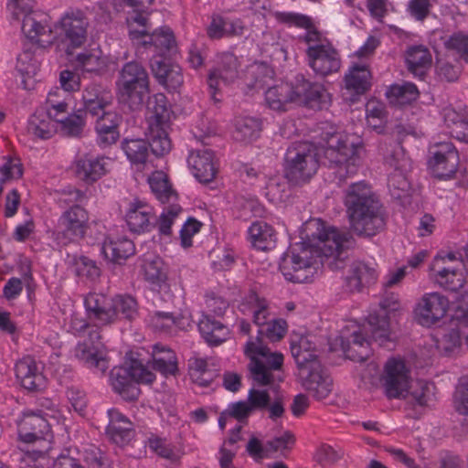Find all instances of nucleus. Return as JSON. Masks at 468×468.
Returning <instances> with one entry per match:
<instances>
[{"label": "nucleus", "instance_id": "4be33fe9", "mask_svg": "<svg viewBox=\"0 0 468 468\" xmlns=\"http://www.w3.org/2000/svg\"><path fill=\"white\" fill-rule=\"evenodd\" d=\"M89 319L96 326L115 323L112 298L103 293L90 292L84 298Z\"/></svg>", "mask_w": 468, "mask_h": 468}, {"label": "nucleus", "instance_id": "393cba45", "mask_svg": "<svg viewBox=\"0 0 468 468\" xmlns=\"http://www.w3.org/2000/svg\"><path fill=\"white\" fill-rule=\"evenodd\" d=\"M348 335L345 332L335 339V345H339L345 356L354 361L363 362L370 355L369 341L364 336L357 325Z\"/></svg>", "mask_w": 468, "mask_h": 468}, {"label": "nucleus", "instance_id": "4d7b16f0", "mask_svg": "<svg viewBox=\"0 0 468 468\" xmlns=\"http://www.w3.org/2000/svg\"><path fill=\"white\" fill-rule=\"evenodd\" d=\"M16 69L22 76L32 77L39 69V60L33 51L26 49L17 57Z\"/></svg>", "mask_w": 468, "mask_h": 468}, {"label": "nucleus", "instance_id": "ea45409f", "mask_svg": "<svg viewBox=\"0 0 468 468\" xmlns=\"http://www.w3.org/2000/svg\"><path fill=\"white\" fill-rule=\"evenodd\" d=\"M261 131V122L250 116L237 117L234 122L232 136L234 140L248 144L259 138Z\"/></svg>", "mask_w": 468, "mask_h": 468}, {"label": "nucleus", "instance_id": "423d86ee", "mask_svg": "<svg viewBox=\"0 0 468 468\" xmlns=\"http://www.w3.org/2000/svg\"><path fill=\"white\" fill-rule=\"evenodd\" d=\"M361 145L350 141L346 136L339 133L331 135L327 140L324 150V158L329 167L334 170L339 182L345 181L357 173L360 165Z\"/></svg>", "mask_w": 468, "mask_h": 468}, {"label": "nucleus", "instance_id": "1a4fd4ad", "mask_svg": "<svg viewBox=\"0 0 468 468\" xmlns=\"http://www.w3.org/2000/svg\"><path fill=\"white\" fill-rule=\"evenodd\" d=\"M318 167V152L311 143H298L288 149L285 175L292 184L307 182L316 173Z\"/></svg>", "mask_w": 468, "mask_h": 468}, {"label": "nucleus", "instance_id": "49530a36", "mask_svg": "<svg viewBox=\"0 0 468 468\" xmlns=\"http://www.w3.org/2000/svg\"><path fill=\"white\" fill-rule=\"evenodd\" d=\"M56 129V122L41 107L31 116L27 126L28 133L40 139L50 138Z\"/></svg>", "mask_w": 468, "mask_h": 468}, {"label": "nucleus", "instance_id": "20e7f679", "mask_svg": "<svg viewBox=\"0 0 468 468\" xmlns=\"http://www.w3.org/2000/svg\"><path fill=\"white\" fill-rule=\"evenodd\" d=\"M344 203L350 228L356 235L370 237L384 229L381 204L367 183L361 181L350 185L346 190Z\"/></svg>", "mask_w": 468, "mask_h": 468}, {"label": "nucleus", "instance_id": "69168bd1", "mask_svg": "<svg viewBox=\"0 0 468 468\" xmlns=\"http://www.w3.org/2000/svg\"><path fill=\"white\" fill-rule=\"evenodd\" d=\"M279 22L286 24L290 27L294 26L301 28H308L312 26V19L303 14L294 12H279L276 14Z\"/></svg>", "mask_w": 468, "mask_h": 468}, {"label": "nucleus", "instance_id": "338daca9", "mask_svg": "<svg viewBox=\"0 0 468 468\" xmlns=\"http://www.w3.org/2000/svg\"><path fill=\"white\" fill-rule=\"evenodd\" d=\"M174 65L164 58L162 55L155 56L151 59L152 72L160 84L163 85L165 82V79Z\"/></svg>", "mask_w": 468, "mask_h": 468}, {"label": "nucleus", "instance_id": "c03bdc74", "mask_svg": "<svg viewBox=\"0 0 468 468\" xmlns=\"http://www.w3.org/2000/svg\"><path fill=\"white\" fill-rule=\"evenodd\" d=\"M101 250L107 259L121 263L134 254L135 248L133 241L128 239H109L103 242Z\"/></svg>", "mask_w": 468, "mask_h": 468}, {"label": "nucleus", "instance_id": "603ef678", "mask_svg": "<svg viewBox=\"0 0 468 468\" xmlns=\"http://www.w3.org/2000/svg\"><path fill=\"white\" fill-rule=\"evenodd\" d=\"M115 322L118 319L134 320L139 314L136 299L130 294H117L112 298Z\"/></svg>", "mask_w": 468, "mask_h": 468}, {"label": "nucleus", "instance_id": "dca6fc26", "mask_svg": "<svg viewBox=\"0 0 468 468\" xmlns=\"http://www.w3.org/2000/svg\"><path fill=\"white\" fill-rule=\"evenodd\" d=\"M386 164L393 171L388 176V186L395 198H401L410 190V183L407 179V172L410 168V161L406 156L401 147H397L390 155L386 158Z\"/></svg>", "mask_w": 468, "mask_h": 468}, {"label": "nucleus", "instance_id": "de8ad7c7", "mask_svg": "<svg viewBox=\"0 0 468 468\" xmlns=\"http://www.w3.org/2000/svg\"><path fill=\"white\" fill-rule=\"evenodd\" d=\"M147 321L154 330L161 332H168L173 327L185 328L189 324L186 317H177L171 313L160 311L149 314Z\"/></svg>", "mask_w": 468, "mask_h": 468}, {"label": "nucleus", "instance_id": "412c9836", "mask_svg": "<svg viewBox=\"0 0 468 468\" xmlns=\"http://www.w3.org/2000/svg\"><path fill=\"white\" fill-rule=\"evenodd\" d=\"M306 57L308 66L316 75L325 77L340 69V56L329 42L320 48L306 49Z\"/></svg>", "mask_w": 468, "mask_h": 468}, {"label": "nucleus", "instance_id": "5fc2aeb1", "mask_svg": "<svg viewBox=\"0 0 468 468\" xmlns=\"http://www.w3.org/2000/svg\"><path fill=\"white\" fill-rule=\"evenodd\" d=\"M434 387L424 380L411 381L407 398L420 406H427L432 400Z\"/></svg>", "mask_w": 468, "mask_h": 468}, {"label": "nucleus", "instance_id": "052dcab7", "mask_svg": "<svg viewBox=\"0 0 468 468\" xmlns=\"http://www.w3.org/2000/svg\"><path fill=\"white\" fill-rule=\"evenodd\" d=\"M454 407L457 412L468 416V373L460 379L454 395Z\"/></svg>", "mask_w": 468, "mask_h": 468}, {"label": "nucleus", "instance_id": "a19ab883", "mask_svg": "<svg viewBox=\"0 0 468 468\" xmlns=\"http://www.w3.org/2000/svg\"><path fill=\"white\" fill-rule=\"evenodd\" d=\"M252 246L261 250L271 249L276 241V235L271 226L263 221H255L248 230Z\"/></svg>", "mask_w": 468, "mask_h": 468}, {"label": "nucleus", "instance_id": "0eeeda50", "mask_svg": "<svg viewBox=\"0 0 468 468\" xmlns=\"http://www.w3.org/2000/svg\"><path fill=\"white\" fill-rule=\"evenodd\" d=\"M120 101L133 110L141 106L149 92V77L145 69L136 61L123 65L116 80Z\"/></svg>", "mask_w": 468, "mask_h": 468}, {"label": "nucleus", "instance_id": "ddd939ff", "mask_svg": "<svg viewBox=\"0 0 468 468\" xmlns=\"http://www.w3.org/2000/svg\"><path fill=\"white\" fill-rule=\"evenodd\" d=\"M380 309L377 314H370L367 318V324L372 334V337L379 345H384L389 340V315H395L400 310V302L399 294L385 292L379 303Z\"/></svg>", "mask_w": 468, "mask_h": 468}, {"label": "nucleus", "instance_id": "37998d69", "mask_svg": "<svg viewBox=\"0 0 468 468\" xmlns=\"http://www.w3.org/2000/svg\"><path fill=\"white\" fill-rule=\"evenodd\" d=\"M168 127L148 125L146 129L148 147H151L153 154L156 156H164L171 151L172 144L167 133Z\"/></svg>", "mask_w": 468, "mask_h": 468}, {"label": "nucleus", "instance_id": "9d476101", "mask_svg": "<svg viewBox=\"0 0 468 468\" xmlns=\"http://www.w3.org/2000/svg\"><path fill=\"white\" fill-rule=\"evenodd\" d=\"M89 20L79 9L67 11L55 25L52 41L67 54H71L76 48L81 47L87 39Z\"/></svg>", "mask_w": 468, "mask_h": 468}, {"label": "nucleus", "instance_id": "3c124183", "mask_svg": "<svg viewBox=\"0 0 468 468\" xmlns=\"http://www.w3.org/2000/svg\"><path fill=\"white\" fill-rule=\"evenodd\" d=\"M152 192L162 203L176 199V194L172 188L166 175L162 171L154 172L148 178Z\"/></svg>", "mask_w": 468, "mask_h": 468}, {"label": "nucleus", "instance_id": "e2e57ef3", "mask_svg": "<svg viewBox=\"0 0 468 468\" xmlns=\"http://www.w3.org/2000/svg\"><path fill=\"white\" fill-rule=\"evenodd\" d=\"M438 0H410L407 12L417 21H423L430 14L434 3Z\"/></svg>", "mask_w": 468, "mask_h": 468}, {"label": "nucleus", "instance_id": "f704fd0d", "mask_svg": "<svg viewBox=\"0 0 468 468\" xmlns=\"http://www.w3.org/2000/svg\"><path fill=\"white\" fill-rule=\"evenodd\" d=\"M122 2L133 8V12L127 16L126 23L131 38L138 39L147 33V17L144 12L154 0H122Z\"/></svg>", "mask_w": 468, "mask_h": 468}, {"label": "nucleus", "instance_id": "c9c22d12", "mask_svg": "<svg viewBox=\"0 0 468 468\" xmlns=\"http://www.w3.org/2000/svg\"><path fill=\"white\" fill-rule=\"evenodd\" d=\"M371 86V73L366 64H354L345 75V88L355 95H361Z\"/></svg>", "mask_w": 468, "mask_h": 468}, {"label": "nucleus", "instance_id": "4c0bfd02", "mask_svg": "<svg viewBox=\"0 0 468 468\" xmlns=\"http://www.w3.org/2000/svg\"><path fill=\"white\" fill-rule=\"evenodd\" d=\"M198 329L205 341L209 346H218L229 336V330L221 322L208 314H203L198 322Z\"/></svg>", "mask_w": 468, "mask_h": 468}, {"label": "nucleus", "instance_id": "2f4dec72", "mask_svg": "<svg viewBox=\"0 0 468 468\" xmlns=\"http://www.w3.org/2000/svg\"><path fill=\"white\" fill-rule=\"evenodd\" d=\"M313 336L292 335L291 336V352L295 359L298 369L305 367L313 362H319L315 343Z\"/></svg>", "mask_w": 468, "mask_h": 468}, {"label": "nucleus", "instance_id": "cd10ccee", "mask_svg": "<svg viewBox=\"0 0 468 468\" xmlns=\"http://www.w3.org/2000/svg\"><path fill=\"white\" fill-rule=\"evenodd\" d=\"M154 215V209L148 203L134 199L129 204L125 220L131 231L146 232L152 229Z\"/></svg>", "mask_w": 468, "mask_h": 468}, {"label": "nucleus", "instance_id": "6e6d98bb", "mask_svg": "<svg viewBox=\"0 0 468 468\" xmlns=\"http://www.w3.org/2000/svg\"><path fill=\"white\" fill-rule=\"evenodd\" d=\"M143 37H148V40L144 39L143 44H151L163 54L165 51L171 50L175 46V37L173 32L168 27H163L159 30H155L151 36H148V32Z\"/></svg>", "mask_w": 468, "mask_h": 468}, {"label": "nucleus", "instance_id": "a18cd8bd", "mask_svg": "<svg viewBox=\"0 0 468 468\" xmlns=\"http://www.w3.org/2000/svg\"><path fill=\"white\" fill-rule=\"evenodd\" d=\"M153 367L165 376L176 375L178 370L176 353L164 346L155 345L153 349Z\"/></svg>", "mask_w": 468, "mask_h": 468}, {"label": "nucleus", "instance_id": "72a5a7b5", "mask_svg": "<svg viewBox=\"0 0 468 468\" xmlns=\"http://www.w3.org/2000/svg\"><path fill=\"white\" fill-rule=\"evenodd\" d=\"M96 117L95 130L99 144L105 147L114 144L119 138L120 116L115 112L107 110Z\"/></svg>", "mask_w": 468, "mask_h": 468}, {"label": "nucleus", "instance_id": "e433bc0d", "mask_svg": "<svg viewBox=\"0 0 468 468\" xmlns=\"http://www.w3.org/2000/svg\"><path fill=\"white\" fill-rule=\"evenodd\" d=\"M121 148L131 165L137 170L148 166L149 147L147 142L144 139L125 138L121 143Z\"/></svg>", "mask_w": 468, "mask_h": 468}, {"label": "nucleus", "instance_id": "39448f33", "mask_svg": "<svg viewBox=\"0 0 468 468\" xmlns=\"http://www.w3.org/2000/svg\"><path fill=\"white\" fill-rule=\"evenodd\" d=\"M239 311L252 318L253 323L260 327L258 335L250 338L249 341L255 340L258 337L267 347L263 341V335L271 342L281 340L287 331V323L283 319H272L270 303L263 297L255 292L246 296L239 306Z\"/></svg>", "mask_w": 468, "mask_h": 468}, {"label": "nucleus", "instance_id": "79ce46f5", "mask_svg": "<svg viewBox=\"0 0 468 468\" xmlns=\"http://www.w3.org/2000/svg\"><path fill=\"white\" fill-rule=\"evenodd\" d=\"M148 110V125L169 126L171 112L163 93H157L149 99Z\"/></svg>", "mask_w": 468, "mask_h": 468}, {"label": "nucleus", "instance_id": "13d9d810", "mask_svg": "<svg viewBox=\"0 0 468 468\" xmlns=\"http://www.w3.org/2000/svg\"><path fill=\"white\" fill-rule=\"evenodd\" d=\"M74 266L75 271L79 276L86 277L91 281L96 280L101 274V270L95 261L85 256L76 258L74 260Z\"/></svg>", "mask_w": 468, "mask_h": 468}, {"label": "nucleus", "instance_id": "5701e85b", "mask_svg": "<svg viewBox=\"0 0 468 468\" xmlns=\"http://www.w3.org/2000/svg\"><path fill=\"white\" fill-rule=\"evenodd\" d=\"M238 58L232 53H224L220 57V65L211 70L208 75L207 84L211 97L218 101L217 92L221 90L222 85H229L238 78Z\"/></svg>", "mask_w": 468, "mask_h": 468}, {"label": "nucleus", "instance_id": "7ed1b4c3", "mask_svg": "<svg viewBox=\"0 0 468 468\" xmlns=\"http://www.w3.org/2000/svg\"><path fill=\"white\" fill-rule=\"evenodd\" d=\"M252 73L255 80L248 87L256 90L267 88L264 91L265 103L273 111L285 112L291 103L315 107L326 95L322 85L312 83L302 75L296 76L291 83L281 81L271 84L273 72L270 68L260 65Z\"/></svg>", "mask_w": 468, "mask_h": 468}, {"label": "nucleus", "instance_id": "c85d7f7f", "mask_svg": "<svg viewBox=\"0 0 468 468\" xmlns=\"http://www.w3.org/2000/svg\"><path fill=\"white\" fill-rule=\"evenodd\" d=\"M111 160L104 156H84L76 161L77 176L87 184H92L110 171Z\"/></svg>", "mask_w": 468, "mask_h": 468}, {"label": "nucleus", "instance_id": "58836bf2", "mask_svg": "<svg viewBox=\"0 0 468 468\" xmlns=\"http://www.w3.org/2000/svg\"><path fill=\"white\" fill-rule=\"evenodd\" d=\"M74 64L78 70L98 74L107 68V58L100 48H90L77 54Z\"/></svg>", "mask_w": 468, "mask_h": 468}, {"label": "nucleus", "instance_id": "0e129e2a", "mask_svg": "<svg viewBox=\"0 0 468 468\" xmlns=\"http://www.w3.org/2000/svg\"><path fill=\"white\" fill-rule=\"evenodd\" d=\"M181 212V207L178 205L172 204L165 207L159 218L158 229L162 235L170 236L172 233L171 227L174 224L176 218Z\"/></svg>", "mask_w": 468, "mask_h": 468}, {"label": "nucleus", "instance_id": "2eb2a0df", "mask_svg": "<svg viewBox=\"0 0 468 468\" xmlns=\"http://www.w3.org/2000/svg\"><path fill=\"white\" fill-rule=\"evenodd\" d=\"M429 166L435 176L450 178L457 171L459 154L451 142H441L430 148Z\"/></svg>", "mask_w": 468, "mask_h": 468}, {"label": "nucleus", "instance_id": "f03ea898", "mask_svg": "<svg viewBox=\"0 0 468 468\" xmlns=\"http://www.w3.org/2000/svg\"><path fill=\"white\" fill-rule=\"evenodd\" d=\"M244 353L250 358L248 367L253 381L248 401L253 410L267 409L271 399V393L277 395L284 379V356L281 352H271L259 337L246 343Z\"/></svg>", "mask_w": 468, "mask_h": 468}, {"label": "nucleus", "instance_id": "a878e982", "mask_svg": "<svg viewBox=\"0 0 468 468\" xmlns=\"http://www.w3.org/2000/svg\"><path fill=\"white\" fill-rule=\"evenodd\" d=\"M187 163L194 176L201 183L211 182L218 172L214 153L208 149L196 150L189 154Z\"/></svg>", "mask_w": 468, "mask_h": 468}, {"label": "nucleus", "instance_id": "bf43d9fd", "mask_svg": "<svg viewBox=\"0 0 468 468\" xmlns=\"http://www.w3.org/2000/svg\"><path fill=\"white\" fill-rule=\"evenodd\" d=\"M61 129L69 136H79L84 128L85 121L81 111L73 114H68L61 121Z\"/></svg>", "mask_w": 468, "mask_h": 468}, {"label": "nucleus", "instance_id": "f257e3e1", "mask_svg": "<svg viewBox=\"0 0 468 468\" xmlns=\"http://www.w3.org/2000/svg\"><path fill=\"white\" fill-rule=\"evenodd\" d=\"M316 241L298 242L290 246L280 261L284 278L292 282H306L314 275L316 259L324 257L331 269L343 267L344 250L350 248L353 239L349 232L317 221Z\"/></svg>", "mask_w": 468, "mask_h": 468}, {"label": "nucleus", "instance_id": "09e8293b", "mask_svg": "<svg viewBox=\"0 0 468 468\" xmlns=\"http://www.w3.org/2000/svg\"><path fill=\"white\" fill-rule=\"evenodd\" d=\"M142 270L144 279L152 285L161 288L165 283L167 276L161 258L157 256L144 258Z\"/></svg>", "mask_w": 468, "mask_h": 468}, {"label": "nucleus", "instance_id": "864d4df0", "mask_svg": "<svg viewBox=\"0 0 468 468\" xmlns=\"http://www.w3.org/2000/svg\"><path fill=\"white\" fill-rule=\"evenodd\" d=\"M387 96L390 103L402 106L416 100L418 90L412 83L395 84L388 89Z\"/></svg>", "mask_w": 468, "mask_h": 468}, {"label": "nucleus", "instance_id": "6ab92c4d", "mask_svg": "<svg viewBox=\"0 0 468 468\" xmlns=\"http://www.w3.org/2000/svg\"><path fill=\"white\" fill-rule=\"evenodd\" d=\"M303 387L316 399H324L332 391L333 381L321 362L298 369Z\"/></svg>", "mask_w": 468, "mask_h": 468}, {"label": "nucleus", "instance_id": "6e6552de", "mask_svg": "<svg viewBox=\"0 0 468 468\" xmlns=\"http://www.w3.org/2000/svg\"><path fill=\"white\" fill-rule=\"evenodd\" d=\"M155 375L136 359L126 361L122 366L113 367L110 372V383L113 390L126 400L136 399L140 390L138 383L150 384Z\"/></svg>", "mask_w": 468, "mask_h": 468}, {"label": "nucleus", "instance_id": "f8f14e48", "mask_svg": "<svg viewBox=\"0 0 468 468\" xmlns=\"http://www.w3.org/2000/svg\"><path fill=\"white\" fill-rule=\"evenodd\" d=\"M412 381L410 368L400 358H389L384 367L381 382L388 399H407Z\"/></svg>", "mask_w": 468, "mask_h": 468}, {"label": "nucleus", "instance_id": "b1692460", "mask_svg": "<svg viewBox=\"0 0 468 468\" xmlns=\"http://www.w3.org/2000/svg\"><path fill=\"white\" fill-rule=\"evenodd\" d=\"M50 427L51 423L46 418L35 413H25L17 421L18 436L28 443L49 441L52 438Z\"/></svg>", "mask_w": 468, "mask_h": 468}, {"label": "nucleus", "instance_id": "bb28decb", "mask_svg": "<svg viewBox=\"0 0 468 468\" xmlns=\"http://www.w3.org/2000/svg\"><path fill=\"white\" fill-rule=\"evenodd\" d=\"M16 376L21 386L29 390L36 391L45 385V378L41 367L31 356H25L16 364Z\"/></svg>", "mask_w": 468, "mask_h": 468}, {"label": "nucleus", "instance_id": "f3484780", "mask_svg": "<svg viewBox=\"0 0 468 468\" xmlns=\"http://www.w3.org/2000/svg\"><path fill=\"white\" fill-rule=\"evenodd\" d=\"M449 304V300L439 292L425 293L415 307V320L420 325L430 327L446 315Z\"/></svg>", "mask_w": 468, "mask_h": 468}, {"label": "nucleus", "instance_id": "4468645a", "mask_svg": "<svg viewBox=\"0 0 468 468\" xmlns=\"http://www.w3.org/2000/svg\"><path fill=\"white\" fill-rule=\"evenodd\" d=\"M89 222L88 212L80 205H73L59 217L57 224V239L63 243L84 237Z\"/></svg>", "mask_w": 468, "mask_h": 468}, {"label": "nucleus", "instance_id": "473e14b6", "mask_svg": "<svg viewBox=\"0 0 468 468\" xmlns=\"http://www.w3.org/2000/svg\"><path fill=\"white\" fill-rule=\"evenodd\" d=\"M111 92L99 85L90 84L82 92L84 110L92 116H99L111 105Z\"/></svg>", "mask_w": 468, "mask_h": 468}, {"label": "nucleus", "instance_id": "8fccbe9b", "mask_svg": "<svg viewBox=\"0 0 468 468\" xmlns=\"http://www.w3.org/2000/svg\"><path fill=\"white\" fill-rule=\"evenodd\" d=\"M62 96L63 92L57 88L48 94L45 104L41 106L56 122H60L68 115L69 104Z\"/></svg>", "mask_w": 468, "mask_h": 468}, {"label": "nucleus", "instance_id": "7c9ffc66", "mask_svg": "<svg viewBox=\"0 0 468 468\" xmlns=\"http://www.w3.org/2000/svg\"><path fill=\"white\" fill-rule=\"evenodd\" d=\"M109 424L106 434L115 444L122 446L133 437L132 422L120 411L112 409L108 410Z\"/></svg>", "mask_w": 468, "mask_h": 468}, {"label": "nucleus", "instance_id": "774afa93", "mask_svg": "<svg viewBox=\"0 0 468 468\" xmlns=\"http://www.w3.org/2000/svg\"><path fill=\"white\" fill-rule=\"evenodd\" d=\"M349 272L356 276L364 285L370 284L377 278L374 268L369 267L364 262H355L350 266Z\"/></svg>", "mask_w": 468, "mask_h": 468}, {"label": "nucleus", "instance_id": "c756f323", "mask_svg": "<svg viewBox=\"0 0 468 468\" xmlns=\"http://www.w3.org/2000/svg\"><path fill=\"white\" fill-rule=\"evenodd\" d=\"M404 58L408 70L420 79L424 77L432 63L430 49L422 44L408 46L404 52Z\"/></svg>", "mask_w": 468, "mask_h": 468}, {"label": "nucleus", "instance_id": "680f3d73", "mask_svg": "<svg viewBox=\"0 0 468 468\" xmlns=\"http://www.w3.org/2000/svg\"><path fill=\"white\" fill-rule=\"evenodd\" d=\"M384 108L377 102H369L367 105V122L377 133L383 132Z\"/></svg>", "mask_w": 468, "mask_h": 468}, {"label": "nucleus", "instance_id": "aec40b11", "mask_svg": "<svg viewBox=\"0 0 468 468\" xmlns=\"http://www.w3.org/2000/svg\"><path fill=\"white\" fill-rule=\"evenodd\" d=\"M14 19L21 20V29L25 37L32 43L41 47L52 43V30L50 29L47 17L44 14L35 11L21 12L18 16H12Z\"/></svg>", "mask_w": 468, "mask_h": 468}, {"label": "nucleus", "instance_id": "a211bd4d", "mask_svg": "<svg viewBox=\"0 0 468 468\" xmlns=\"http://www.w3.org/2000/svg\"><path fill=\"white\" fill-rule=\"evenodd\" d=\"M101 338L97 331L90 334V342L85 341L77 345L75 356L95 374H104L109 364L106 358L103 345L99 341Z\"/></svg>", "mask_w": 468, "mask_h": 468}, {"label": "nucleus", "instance_id": "9b49d317", "mask_svg": "<svg viewBox=\"0 0 468 468\" xmlns=\"http://www.w3.org/2000/svg\"><path fill=\"white\" fill-rule=\"evenodd\" d=\"M463 254L450 252L444 256L438 255L431 265V276L441 287L452 292H458L464 285L465 280L461 266H464Z\"/></svg>", "mask_w": 468, "mask_h": 468}]
</instances>
